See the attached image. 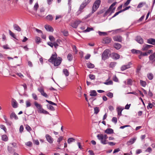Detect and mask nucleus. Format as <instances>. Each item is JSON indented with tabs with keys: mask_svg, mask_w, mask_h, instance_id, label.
Wrapping results in <instances>:
<instances>
[{
	"mask_svg": "<svg viewBox=\"0 0 155 155\" xmlns=\"http://www.w3.org/2000/svg\"><path fill=\"white\" fill-rule=\"evenodd\" d=\"M97 93L95 90H91L90 91V96L91 97H95L97 95Z\"/></svg>",
	"mask_w": 155,
	"mask_h": 155,
	"instance_id": "22",
	"label": "nucleus"
},
{
	"mask_svg": "<svg viewBox=\"0 0 155 155\" xmlns=\"http://www.w3.org/2000/svg\"><path fill=\"white\" fill-rule=\"evenodd\" d=\"M140 84L143 87H145L147 84L146 82L145 81L142 80H140Z\"/></svg>",
	"mask_w": 155,
	"mask_h": 155,
	"instance_id": "36",
	"label": "nucleus"
},
{
	"mask_svg": "<svg viewBox=\"0 0 155 155\" xmlns=\"http://www.w3.org/2000/svg\"><path fill=\"white\" fill-rule=\"evenodd\" d=\"M81 21H76L74 22L71 23V25L74 28H76L77 27L78 25L79 24Z\"/></svg>",
	"mask_w": 155,
	"mask_h": 155,
	"instance_id": "9",
	"label": "nucleus"
},
{
	"mask_svg": "<svg viewBox=\"0 0 155 155\" xmlns=\"http://www.w3.org/2000/svg\"><path fill=\"white\" fill-rule=\"evenodd\" d=\"M49 38L51 41H54L55 40L54 37L52 35H50L49 37Z\"/></svg>",
	"mask_w": 155,
	"mask_h": 155,
	"instance_id": "44",
	"label": "nucleus"
},
{
	"mask_svg": "<svg viewBox=\"0 0 155 155\" xmlns=\"http://www.w3.org/2000/svg\"><path fill=\"white\" fill-rule=\"evenodd\" d=\"M147 76L148 78L150 80H152L153 77V74L151 73H149L147 74Z\"/></svg>",
	"mask_w": 155,
	"mask_h": 155,
	"instance_id": "37",
	"label": "nucleus"
},
{
	"mask_svg": "<svg viewBox=\"0 0 155 155\" xmlns=\"http://www.w3.org/2000/svg\"><path fill=\"white\" fill-rule=\"evenodd\" d=\"M111 39L108 37H105L103 38V42L105 43H109L110 42Z\"/></svg>",
	"mask_w": 155,
	"mask_h": 155,
	"instance_id": "13",
	"label": "nucleus"
},
{
	"mask_svg": "<svg viewBox=\"0 0 155 155\" xmlns=\"http://www.w3.org/2000/svg\"><path fill=\"white\" fill-rule=\"evenodd\" d=\"M98 139L100 140L101 143L103 144H106L107 143V141L106 139L108 138V137L106 134H99L97 135Z\"/></svg>",
	"mask_w": 155,
	"mask_h": 155,
	"instance_id": "2",
	"label": "nucleus"
},
{
	"mask_svg": "<svg viewBox=\"0 0 155 155\" xmlns=\"http://www.w3.org/2000/svg\"><path fill=\"white\" fill-rule=\"evenodd\" d=\"M137 138L136 137H134L133 138L130 139L129 141L127 142V144L128 145L133 144L136 140Z\"/></svg>",
	"mask_w": 155,
	"mask_h": 155,
	"instance_id": "11",
	"label": "nucleus"
},
{
	"mask_svg": "<svg viewBox=\"0 0 155 155\" xmlns=\"http://www.w3.org/2000/svg\"><path fill=\"white\" fill-rule=\"evenodd\" d=\"M10 117L11 119L13 118H14L15 120H17L18 119V118L17 116L14 112H12L11 114L10 115Z\"/></svg>",
	"mask_w": 155,
	"mask_h": 155,
	"instance_id": "21",
	"label": "nucleus"
},
{
	"mask_svg": "<svg viewBox=\"0 0 155 155\" xmlns=\"http://www.w3.org/2000/svg\"><path fill=\"white\" fill-rule=\"evenodd\" d=\"M67 58L69 61H71L73 59V56L72 54H68L67 56Z\"/></svg>",
	"mask_w": 155,
	"mask_h": 155,
	"instance_id": "31",
	"label": "nucleus"
},
{
	"mask_svg": "<svg viewBox=\"0 0 155 155\" xmlns=\"http://www.w3.org/2000/svg\"><path fill=\"white\" fill-rule=\"evenodd\" d=\"M34 104L36 108L38 109L40 108H41V107H42V106L41 104L38 103L36 101H35L34 102Z\"/></svg>",
	"mask_w": 155,
	"mask_h": 155,
	"instance_id": "30",
	"label": "nucleus"
},
{
	"mask_svg": "<svg viewBox=\"0 0 155 155\" xmlns=\"http://www.w3.org/2000/svg\"><path fill=\"white\" fill-rule=\"evenodd\" d=\"M57 54L55 53L52 54L48 60L49 61L54 64V66H57L60 64L62 60V58L60 57L57 58Z\"/></svg>",
	"mask_w": 155,
	"mask_h": 155,
	"instance_id": "1",
	"label": "nucleus"
},
{
	"mask_svg": "<svg viewBox=\"0 0 155 155\" xmlns=\"http://www.w3.org/2000/svg\"><path fill=\"white\" fill-rule=\"evenodd\" d=\"M93 28H87L86 30H85V31L86 32H89L90 31H91L93 30Z\"/></svg>",
	"mask_w": 155,
	"mask_h": 155,
	"instance_id": "61",
	"label": "nucleus"
},
{
	"mask_svg": "<svg viewBox=\"0 0 155 155\" xmlns=\"http://www.w3.org/2000/svg\"><path fill=\"white\" fill-rule=\"evenodd\" d=\"M38 90L40 92L41 95L46 98L48 97V96L47 94L44 92V91L43 89L41 88L38 89Z\"/></svg>",
	"mask_w": 155,
	"mask_h": 155,
	"instance_id": "15",
	"label": "nucleus"
},
{
	"mask_svg": "<svg viewBox=\"0 0 155 155\" xmlns=\"http://www.w3.org/2000/svg\"><path fill=\"white\" fill-rule=\"evenodd\" d=\"M101 2L100 0H96L94 2L92 8V14L95 12L99 8Z\"/></svg>",
	"mask_w": 155,
	"mask_h": 155,
	"instance_id": "3",
	"label": "nucleus"
},
{
	"mask_svg": "<svg viewBox=\"0 0 155 155\" xmlns=\"http://www.w3.org/2000/svg\"><path fill=\"white\" fill-rule=\"evenodd\" d=\"M33 98L35 100H38V97L37 95L35 93H33L32 94Z\"/></svg>",
	"mask_w": 155,
	"mask_h": 155,
	"instance_id": "49",
	"label": "nucleus"
},
{
	"mask_svg": "<svg viewBox=\"0 0 155 155\" xmlns=\"http://www.w3.org/2000/svg\"><path fill=\"white\" fill-rule=\"evenodd\" d=\"M39 7V5H38V2L36 3L34 6V10H35V11H36L38 9V8Z\"/></svg>",
	"mask_w": 155,
	"mask_h": 155,
	"instance_id": "41",
	"label": "nucleus"
},
{
	"mask_svg": "<svg viewBox=\"0 0 155 155\" xmlns=\"http://www.w3.org/2000/svg\"><path fill=\"white\" fill-rule=\"evenodd\" d=\"M112 122H114V123L116 124L117 122V118L116 117H113L112 119Z\"/></svg>",
	"mask_w": 155,
	"mask_h": 155,
	"instance_id": "51",
	"label": "nucleus"
},
{
	"mask_svg": "<svg viewBox=\"0 0 155 155\" xmlns=\"http://www.w3.org/2000/svg\"><path fill=\"white\" fill-rule=\"evenodd\" d=\"M38 112L41 113H43L45 114H48V113L47 111L44 110L42 107L38 109Z\"/></svg>",
	"mask_w": 155,
	"mask_h": 155,
	"instance_id": "19",
	"label": "nucleus"
},
{
	"mask_svg": "<svg viewBox=\"0 0 155 155\" xmlns=\"http://www.w3.org/2000/svg\"><path fill=\"white\" fill-rule=\"evenodd\" d=\"M0 128L3 129L6 132V128L5 126L3 125H0Z\"/></svg>",
	"mask_w": 155,
	"mask_h": 155,
	"instance_id": "48",
	"label": "nucleus"
},
{
	"mask_svg": "<svg viewBox=\"0 0 155 155\" xmlns=\"http://www.w3.org/2000/svg\"><path fill=\"white\" fill-rule=\"evenodd\" d=\"M9 34L14 38L16 39V36L15 34L12 32L10 30H9Z\"/></svg>",
	"mask_w": 155,
	"mask_h": 155,
	"instance_id": "45",
	"label": "nucleus"
},
{
	"mask_svg": "<svg viewBox=\"0 0 155 155\" xmlns=\"http://www.w3.org/2000/svg\"><path fill=\"white\" fill-rule=\"evenodd\" d=\"M64 35L65 36H67L68 35V32L67 31H64L62 32Z\"/></svg>",
	"mask_w": 155,
	"mask_h": 155,
	"instance_id": "57",
	"label": "nucleus"
},
{
	"mask_svg": "<svg viewBox=\"0 0 155 155\" xmlns=\"http://www.w3.org/2000/svg\"><path fill=\"white\" fill-rule=\"evenodd\" d=\"M48 45L50 46L52 48L54 46V42L52 43L51 42H49L47 43Z\"/></svg>",
	"mask_w": 155,
	"mask_h": 155,
	"instance_id": "55",
	"label": "nucleus"
},
{
	"mask_svg": "<svg viewBox=\"0 0 155 155\" xmlns=\"http://www.w3.org/2000/svg\"><path fill=\"white\" fill-rule=\"evenodd\" d=\"M147 42L149 44L155 45V39L153 38H150L147 40Z\"/></svg>",
	"mask_w": 155,
	"mask_h": 155,
	"instance_id": "16",
	"label": "nucleus"
},
{
	"mask_svg": "<svg viewBox=\"0 0 155 155\" xmlns=\"http://www.w3.org/2000/svg\"><path fill=\"white\" fill-rule=\"evenodd\" d=\"M113 80L115 82H117L118 81V80L116 76H114L113 78Z\"/></svg>",
	"mask_w": 155,
	"mask_h": 155,
	"instance_id": "64",
	"label": "nucleus"
},
{
	"mask_svg": "<svg viewBox=\"0 0 155 155\" xmlns=\"http://www.w3.org/2000/svg\"><path fill=\"white\" fill-rule=\"evenodd\" d=\"M131 0H127V1L124 3V6H126L128 5Z\"/></svg>",
	"mask_w": 155,
	"mask_h": 155,
	"instance_id": "59",
	"label": "nucleus"
},
{
	"mask_svg": "<svg viewBox=\"0 0 155 155\" xmlns=\"http://www.w3.org/2000/svg\"><path fill=\"white\" fill-rule=\"evenodd\" d=\"M24 130V127L22 125H21L20 126L19 128V131L20 133H21Z\"/></svg>",
	"mask_w": 155,
	"mask_h": 155,
	"instance_id": "63",
	"label": "nucleus"
},
{
	"mask_svg": "<svg viewBox=\"0 0 155 155\" xmlns=\"http://www.w3.org/2000/svg\"><path fill=\"white\" fill-rule=\"evenodd\" d=\"M124 109V107L121 106H119L117 108V109L118 113V115H121V112Z\"/></svg>",
	"mask_w": 155,
	"mask_h": 155,
	"instance_id": "12",
	"label": "nucleus"
},
{
	"mask_svg": "<svg viewBox=\"0 0 155 155\" xmlns=\"http://www.w3.org/2000/svg\"><path fill=\"white\" fill-rule=\"evenodd\" d=\"M3 48L5 49H10V48L7 45H4L3 46Z\"/></svg>",
	"mask_w": 155,
	"mask_h": 155,
	"instance_id": "58",
	"label": "nucleus"
},
{
	"mask_svg": "<svg viewBox=\"0 0 155 155\" xmlns=\"http://www.w3.org/2000/svg\"><path fill=\"white\" fill-rule=\"evenodd\" d=\"M113 58L116 59H118L120 58V55L116 53H113L112 54Z\"/></svg>",
	"mask_w": 155,
	"mask_h": 155,
	"instance_id": "25",
	"label": "nucleus"
},
{
	"mask_svg": "<svg viewBox=\"0 0 155 155\" xmlns=\"http://www.w3.org/2000/svg\"><path fill=\"white\" fill-rule=\"evenodd\" d=\"M34 104L36 108L38 109L40 108H41V107H42V106L41 104L38 103L36 101H35L34 102Z\"/></svg>",
	"mask_w": 155,
	"mask_h": 155,
	"instance_id": "29",
	"label": "nucleus"
},
{
	"mask_svg": "<svg viewBox=\"0 0 155 155\" xmlns=\"http://www.w3.org/2000/svg\"><path fill=\"white\" fill-rule=\"evenodd\" d=\"M149 59L150 61H152L155 58V52L153 54L150 55L149 57Z\"/></svg>",
	"mask_w": 155,
	"mask_h": 155,
	"instance_id": "27",
	"label": "nucleus"
},
{
	"mask_svg": "<svg viewBox=\"0 0 155 155\" xmlns=\"http://www.w3.org/2000/svg\"><path fill=\"white\" fill-rule=\"evenodd\" d=\"M116 3H117L116 2H114L110 6L109 9L105 12V15H107V14L108 13H109L110 12L112 8L116 5Z\"/></svg>",
	"mask_w": 155,
	"mask_h": 155,
	"instance_id": "14",
	"label": "nucleus"
},
{
	"mask_svg": "<svg viewBox=\"0 0 155 155\" xmlns=\"http://www.w3.org/2000/svg\"><path fill=\"white\" fill-rule=\"evenodd\" d=\"M94 113L97 114L99 111V110L98 107H96L94 108Z\"/></svg>",
	"mask_w": 155,
	"mask_h": 155,
	"instance_id": "47",
	"label": "nucleus"
},
{
	"mask_svg": "<svg viewBox=\"0 0 155 155\" xmlns=\"http://www.w3.org/2000/svg\"><path fill=\"white\" fill-rule=\"evenodd\" d=\"M87 68H93L94 67V65L91 63H88L87 64Z\"/></svg>",
	"mask_w": 155,
	"mask_h": 155,
	"instance_id": "32",
	"label": "nucleus"
},
{
	"mask_svg": "<svg viewBox=\"0 0 155 155\" xmlns=\"http://www.w3.org/2000/svg\"><path fill=\"white\" fill-rule=\"evenodd\" d=\"M45 137L47 141L50 143H52L53 142V139L49 134H47L45 135Z\"/></svg>",
	"mask_w": 155,
	"mask_h": 155,
	"instance_id": "6",
	"label": "nucleus"
},
{
	"mask_svg": "<svg viewBox=\"0 0 155 155\" xmlns=\"http://www.w3.org/2000/svg\"><path fill=\"white\" fill-rule=\"evenodd\" d=\"M14 29L18 31H20L21 30V28L17 25L15 24L13 25Z\"/></svg>",
	"mask_w": 155,
	"mask_h": 155,
	"instance_id": "24",
	"label": "nucleus"
},
{
	"mask_svg": "<svg viewBox=\"0 0 155 155\" xmlns=\"http://www.w3.org/2000/svg\"><path fill=\"white\" fill-rule=\"evenodd\" d=\"M127 84L131 85L132 84V81L130 79L127 80Z\"/></svg>",
	"mask_w": 155,
	"mask_h": 155,
	"instance_id": "43",
	"label": "nucleus"
},
{
	"mask_svg": "<svg viewBox=\"0 0 155 155\" xmlns=\"http://www.w3.org/2000/svg\"><path fill=\"white\" fill-rule=\"evenodd\" d=\"M92 0H84L83 2L86 5H88Z\"/></svg>",
	"mask_w": 155,
	"mask_h": 155,
	"instance_id": "53",
	"label": "nucleus"
},
{
	"mask_svg": "<svg viewBox=\"0 0 155 155\" xmlns=\"http://www.w3.org/2000/svg\"><path fill=\"white\" fill-rule=\"evenodd\" d=\"M136 41L139 43L142 44L143 42V39L140 36H137L136 38Z\"/></svg>",
	"mask_w": 155,
	"mask_h": 155,
	"instance_id": "17",
	"label": "nucleus"
},
{
	"mask_svg": "<svg viewBox=\"0 0 155 155\" xmlns=\"http://www.w3.org/2000/svg\"><path fill=\"white\" fill-rule=\"evenodd\" d=\"M104 132L108 134H110L114 133V130L111 128H107L105 130Z\"/></svg>",
	"mask_w": 155,
	"mask_h": 155,
	"instance_id": "20",
	"label": "nucleus"
},
{
	"mask_svg": "<svg viewBox=\"0 0 155 155\" xmlns=\"http://www.w3.org/2000/svg\"><path fill=\"white\" fill-rule=\"evenodd\" d=\"M114 46L118 50L121 48V45L119 43H115L114 44Z\"/></svg>",
	"mask_w": 155,
	"mask_h": 155,
	"instance_id": "23",
	"label": "nucleus"
},
{
	"mask_svg": "<svg viewBox=\"0 0 155 155\" xmlns=\"http://www.w3.org/2000/svg\"><path fill=\"white\" fill-rule=\"evenodd\" d=\"M12 105L14 108H16L18 107V103L13 98L12 99Z\"/></svg>",
	"mask_w": 155,
	"mask_h": 155,
	"instance_id": "10",
	"label": "nucleus"
},
{
	"mask_svg": "<svg viewBox=\"0 0 155 155\" xmlns=\"http://www.w3.org/2000/svg\"><path fill=\"white\" fill-rule=\"evenodd\" d=\"M86 5H87L85 4L83 2L81 5L79 10L78 12V15L80 14L82 12V10L86 6Z\"/></svg>",
	"mask_w": 155,
	"mask_h": 155,
	"instance_id": "7",
	"label": "nucleus"
},
{
	"mask_svg": "<svg viewBox=\"0 0 155 155\" xmlns=\"http://www.w3.org/2000/svg\"><path fill=\"white\" fill-rule=\"evenodd\" d=\"M152 150V149L150 147H149L145 151L150 153L151 152Z\"/></svg>",
	"mask_w": 155,
	"mask_h": 155,
	"instance_id": "56",
	"label": "nucleus"
},
{
	"mask_svg": "<svg viewBox=\"0 0 155 155\" xmlns=\"http://www.w3.org/2000/svg\"><path fill=\"white\" fill-rule=\"evenodd\" d=\"M148 45L145 44L143 46L142 50L143 51H146L149 49Z\"/></svg>",
	"mask_w": 155,
	"mask_h": 155,
	"instance_id": "28",
	"label": "nucleus"
},
{
	"mask_svg": "<svg viewBox=\"0 0 155 155\" xmlns=\"http://www.w3.org/2000/svg\"><path fill=\"white\" fill-rule=\"evenodd\" d=\"M113 39L115 41L121 42L122 41L123 38L121 36L118 35L114 37Z\"/></svg>",
	"mask_w": 155,
	"mask_h": 155,
	"instance_id": "8",
	"label": "nucleus"
},
{
	"mask_svg": "<svg viewBox=\"0 0 155 155\" xmlns=\"http://www.w3.org/2000/svg\"><path fill=\"white\" fill-rule=\"evenodd\" d=\"M47 107L50 110H55L54 107L51 105H47Z\"/></svg>",
	"mask_w": 155,
	"mask_h": 155,
	"instance_id": "39",
	"label": "nucleus"
},
{
	"mask_svg": "<svg viewBox=\"0 0 155 155\" xmlns=\"http://www.w3.org/2000/svg\"><path fill=\"white\" fill-rule=\"evenodd\" d=\"M107 95L110 98H112L113 97V94L111 92H109L107 94Z\"/></svg>",
	"mask_w": 155,
	"mask_h": 155,
	"instance_id": "52",
	"label": "nucleus"
},
{
	"mask_svg": "<svg viewBox=\"0 0 155 155\" xmlns=\"http://www.w3.org/2000/svg\"><path fill=\"white\" fill-rule=\"evenodd\" d=\"M2 139L3 140L6 141L8 140L7 136L6 135H3L2 136Z\"/></svg>",
	"mask_w": 155,
	"mask_h": 155,
	"instance_id": "34",
	"label": "nucleus"
},
{
	"mask_svg": "<svg viewBox=\"0 0 155 155\" xmlns=\"http://www.w3.org/2000/svg\"><path fill=\"white\" fill-rule=\"evenodd\" d=\"M73 50L75 51V53L77 54L78 52V51L77 50L76 46L75 45L73 46Z\"/></svg>",
	"mask_w": 155,
	"mask_h": 155,
	"instance_id": "62",
	"label": "nucleus"
},
{
	"mask_svg": "<svg viewBox=\"0 0 155 155\" xmlns=\"http://www.w3.org/2000/svg\"><path fill=\"white\" fill-rule=\"evenodd\" d=\"M63 71L64 74L66 77L68 76L69 72L67 69H64Z\"/></svg>",
	"mask_w": 155,
	"mask_h": 155,
	"instance_id": "26",
	"label": "nucleus"
},
{
	"mask_svg": "<svg viewBox=\"0 0 155 155\" xmlns=\"http://www.w3.org/2000/svg\"><path fill=\"white\" fill-rule=\"evenodd\" d=\"M89 77L91 80H94L95 79V76L93 74H90Z\"/></svg>",
	"mask_w": 155,
	"mask_h": 155,
	"instance_id": "50",
	"label": "nucleus"
},
{
	"mask_svg": "<svg viewBox=\"0 0 155 155\" xmlns=\"http://www.w3.org/2000/svg\"><path fill=\"white\" fill-rule=\"evenodd\" d=\"M45 28L48 31L52 32L54 31V29L50 25H46L45 26Z\"/></svg>",
	"mask_w": 155,
	"mask_h": 155,
	"instance_id": "18",
	"label": "nucleus"
},
{
	"mask_svg": "<svg viewBox=\"0 0 155 155\" xmlns=\"http://www.w3.org/2000/svg\"><path fill=\"white\" fill-rule=\"evenodd\" d=\"M46 18L49 21H52L53 19V17L52 15H49L46 16Z\"/></svg>",
	"mask_w": 155,
	"mask_h": 155,
	"instance_id": "38",
	"label": "nucleus"
},
{
	"mask_svg": "<svg viewBox=\"0 0 155 155\" xmlns=\"http://www.w3.org/2000/svg\"><path fill=\"white\" fill-rule=\"evenodd\" d=\"M63 137H62L61 136L59 137L58 139L57 142L59 143L60 142L63 140Z\"/></svg>",
	"mask_w": 155,
	"mask_h": 155,
	"instance_id": "60",
	"label": "nucleus"
},
{
	"mask_svg": "<svg viewBox=\"0 0 155 155\" xmlns=\"http://www.w3.org/2000/svg\"><path fill=\"white\" fill-rule=\"evenodd\" d=\"M104 84L107 85H112L113 84V82L112 81L110 80L107 82H104Z\"/></svg>",
	"mask_w": 155,
	"mask_h": 155,
	"instance_id": "42",
	"label": "nucleus"
},
{
	"mask_svg": "<svg viewBox=\"0 0 155 155\" xmlns=\"http://www.w3.org/2000/svg\"><path fill=\"white\" fill-rule=\"evenodd\" d=\"M122 12V11L120 10V11L116 12L114 14V15L112 17V18H113L115 17L116 16L118 15V14L119 13H121V12Z\"/></svg>",
	"mask_w": 155,
	"mask_h": 155,
	"instance_id": "54",
	"label": "nucleus"
},
{
	"mask_svg": "<svg viewBox=\"0 0 155 155\" xmlns=\"http://www.w3.org/2000/svg\"><path fill=\"white\" fill-rule=\"evenodd\" d=\"M25 145L28 147H31L32 145V143L31 142L28 141L25 143Z\"/></svg>",
	"mask_w": 155,
	"mask_h": 155,
	"instance_id": "46",
	"label": "nucleus"
},
{
	"mask_svg": "<svg viewBox=\"0 0 155 155\" xmlns=\"http://www.w3.org/2000/svg\"><path fill=\"white\" fill-rule=\"evenodd\" d=\"M131 64L132 63L130 62H129L127 64L122 65L120 68L121 70L122 71H124L130 68L131 67L130 66Z\"/></svg>",
	"mask_w": 155,
	"mask_h": 155,
	"instance_id": "5",
	"label": "nucleus"
},
{
	"mask_svg": "<svg viewBox=\"0 0 155 155\" xmlns=\"http://www.w3.org/2000/svg\"><path fill=\"white\" fill-rule=\"evenodd\" d=\"M110 51L108 49H106L103 52L102 56V58L103 60H105L107 59L110 55Z\"/></svg>",
	"mask_w": 155,
	"mask_h": 155,
	"instance_id": "4",
	"label": "nucleus"
},
{
	"mask_svg": "<svg viewBox=\"0 0 155 155\" xmlns=\"http://www.w3.org/2000/svg\"><path fill=\"white\" fill-rule=\"evenodd\" d=\"M75 140V139L73 137L70 138L68 140V143H71L74 141Z\"/></svg>",
	"mask_w": 155,
	"mask_h": 155,
	"instance_id": "33",
	"label": "nucleus"
},
{
	"mask_svg": "<svg viewBox=\"0 0 155 155\" xmlns=\"http://www.w3.org/2000/svg\"><path fill=\"white\" fill-rule=\"evenodd\" d=\"M26 107H28L31 106V105L30 100H27L26 101Z\"/></svg>",
	"mask_w": 155,
	"mask_h": 155,
	"instance_id": "35",
	"label": "nucleus"
},
{
	"mask_svg": "<svg viewBox=\"0 0 155 155\" xmlns=\"http://www.w3.org/2000/svg\"><path fill=\"white\" fill-rule=\"evenodd\" d=\"M35 41L37 43H39L41 42V39L39 37H36L35 38Z\"/></svg>",
	"mask_w": 155,
	"mask_h": 155,
	"instance_id": "40",
	"label": "nucleus"
}]
</instances>
